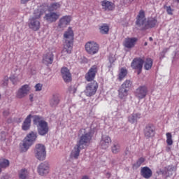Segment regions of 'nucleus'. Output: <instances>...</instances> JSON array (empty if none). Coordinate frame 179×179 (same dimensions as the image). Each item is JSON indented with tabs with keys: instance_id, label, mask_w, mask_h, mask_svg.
Listing matches in <instances>:
<instances>
[{
	"instance_id": "26",
	"label": "nucleus",
	"mask_w": 179,
	"mask_h": 179,
	"mask_svg": "<svg viewBox=\"0 0 179 179\" xmlns=\"http://www.w3.org/2000/svg\"><path fill=\"white\" fill-rule=\"evenodd\" d=\"M102 9L104 10H113V3L107 0H103L101 1Z\"/></svg>"
},
{
	"instance_id": "16",
	"label": "nucleus",
	"mask_w": 179,
	"mask_h": 179,
	"mask_svg": "<svg viewBox=\"0 0 179 179\" xmlns=\"http://www.w3.org/2000/svg\"><path fill=\"white\" fill-rule=\"evenodd\" d=\"M43 19L46 20L48 23H54L57 19H59V15L55 12H50L45 14Z\"/></svg>"
},
{
	"instance_id": "4",
	"label": "nucleus",
	"mask_w": 179,
	"mask_h": 179,
	"mask_svg": "<svg viewBox=\"0 0 179 179\" xmlns=\"http://www.w3.org/2000/svg\"><path fill=\"white\" fill-rule=\"evenodd\" d=\"M37 139V132L31 131L27 136L24 138L22 143L20 144V150L22 152H27L29 148L36 142Z\"/></svg>"
},
{
	"instance_id": "10",
	"label": "nucleus",
	"mask_w": 179,
	"mask_h": 179,
	"mask_svg": "<svg viewBox=\"0 0 179 179\" xmlns=\"http://www.w3.org/2000/svg\"><path fill=\"white\" fill-rule=\"evenodd\" d=\"M37 172L39 176H41V177L47 176V174L50 173V164H48V162H42L41 164L38 165Z\"/></svg>"
},
{
	"instance_id": "34",
	"label": "nucleus",
	"mask_w": 179,
	"mask_h": 179,
	"mask_svg": "<svg viewBox=\"0 0 179 179\" xmlns=\"http://www.w3.org/2000/svg\"><path fill=\"white\" fill-rule=\"evenodd\" d=\"M127 73L128 71H127V69L124 68L121 69L118 75L119 80H122V79H124V78L127 76Z\"/></svg>"
},
{
	"instance_id": "7",
	"label": "nucleus",
	"mask_w": 179,
	"mask_h": 179,
	"mask_svg": "<svg viewBox=\"0 0 179 179\" xmlns=\"http://www.w3.org/2000/svg\"><path fill=\"white\" fill-rule=\"evenodd\" d=\"M85 47V51H87L90 55H94L95 54H97L100 48L99 44L94 41L87 42Z\"/></svg>"
},
{
	"instance_id": "15",
	"label": "nucleus",
	"mask_w": 179,
	"mask_h": 179,
	"mask_svg": "<svg viewBox=\"0 0 179 179\" xmlns=\"http://www.w3.org/2000/svg\"><path fill=\"white\" fill-rule=\"evenodd\" d=\"M138 42V38H126L123 42V45L126 48H134Z\"/></svg>"
},
{
	"instance_id": "49",
	"label": "nucleus",
	"mask_w": 179,
	"mask_h": 179,
	"mask_svg": "<svg viewBox=\"0 0 179 179\" xmlns=\"http://www.w3.org/2000/svg\"><path fill=\"white\" fill-rule=\"evenodd\" d=\"M29 1H30V0H21V3H23V4L27 3V2H29Z\"/></svg>"
},
{
	"instance_id": "9",
	"label": "nucleus",
	"mask_w": 179,
	"mask_h": 179,
	"mask_svg": "<svg viewBox=\"0 0 179 179\" xmlns=\"http://www.w3.org/2000/svg\"><path fill=\"white\" fill-rule=\"evenodd\" d=\"M30 86L29 85H24L15 93L16 99H24L29 93H30Z\"/></svg>"
},
{
	"instance_id": "13",
	"label": "nucleus",
	"mask_w": 179,
	"mask_h": 179,
	"mask_svg": "<svg viewBox=\"0 0 179 179\" xmlns=\"http://www.w3.org/2000/svg\"><path fill=\"white\" fill-rule=\"evenodd\" d=\"M144 62L145 60L142 58H134L131 64V66L133 69H138L139 71L138 74H140L142 71V68H143Z\"/></svg>"
},
{
	"instance_id": "30",
	"label": "nucleus",
	"mask_w": 179,
	"mask_h": 179,
	"mask_svg": "<svg viewBox=\"0 0 179 179\" xmlns=\"http://www.w3.org/2000/svg\"><path fill=\"white\" fill-rule=\"evenodd\" d=\"M174 170H176V168L173 165H171L166 167L162 173L163 174L168 176V177H170V176H173V172Z\"/></svg>"
},
{
	"instance_id": "22",
	"label": "nucleus",
	"mask_w": 179,
	"mask_h": 179,
	"mask_svg": "<svg viewBox=\"0 0 179 179\" xmlns=\"http://www.w3.org/2000/svg\"><path fill=\"white\" fill-rule=\"evenodd\" d=\"M141 174L143 178L149 179L152 176V169L148 166L141 168Z\"/></svg>"
},
{
	"instance_id": "32",
	"label": "nucleus",
	"mask_w": 179,
	"mask_h": 179,
	"mask_svg": "<svg viewBox=\"0 0 179 179\" xmlns=\"http://www.w3.org/2000/svg\"><path fill=\"white\" fill-rule=\"evenodd\" d=\"M152 66L153 60H152V59L148 58L145 61L144 68L145 69H146V71H149V69H151Z\"/></svg>"
},
{
	"instance_id": "50",
	"label": "nucleus",
	"mask_w": 179,
	"mask_h": 179,
	"mask_svg": "<svg viewBox=\"0 0 179 179\" xmlns=\"http://www.w3.org/2000/svg\"><path fill=\"white\" fill-rule=\"evenodd\" d=\"M81 179H89V177H87V176H83Z\"/></svg>"
},
{
	"instance_id": "21",
	"label": "nucleus",
	"mask_w": 179,
	"mask_h": 179,
	"mask_svg": "<svg viewBox=\"0 0 179 179\" xmlns=\"http://www.w3.org/2000/svg\"><path fill=\"white\" fill-rule=\"evenodd\" d=\"M54 62V55L52 52H48L43 55L42 62L45 65H51Z\"/></svg>"
},
{
	"instance_id": "39",
	"label": "nucleus",
	"mask_w": 179,
	"mask_h": 179,
	"mask_svg": "<svg viewBox=\"0 0 179 179\" xmlns=\"http://www.w3.org/2000/svg\"><path fill=\"white\" fill-rule=\"evenodd\" d=\"M131 86H132V82H131L129 80H126L124 83L121 85L120 87H124L128 90Z\"/></svg>"
},
{
	"instance_id": "51",
	"label": "nucleus",
	"mask_w": 179,
	"mask_h": 179,
	"mask_svg": "<svg viewBox=\"0 0 179 179\" xmlns=\"http://www.w3.org/2000/svg\"><path fill=\"white\" fill-rule=\"evenodd\" d=\"M149 40H150V41H153V38L150 37V38H149Z\"/></svg>"
},
{
	"instance_id": "44",
	"label": "nucleus",
	"mask_w": 179,
	"mask_h": 179,
	"mask_svg": "<svg viewBox=\"0 0 179 179\" xmlns=\"http://www.w3.org/2000/svg\"><path fill=\"white\" fill-rule=\"evenodd\" d=\"M109 62L110 64H114V62H115V57L113 56V55H110L109 57Z\"/></svg>"
},
{
	"instance_id": "48",
	"label": "nucleus",
	"mask_w": 179,
	"mask_h": 179,
	"mask_svg": "<svg viewBox=\"0 0 179 179\" xmlns=\"http://www.w3.org/2000/svg\"><path fill=\"white\" fill-rule=\"evenodd\" d=\"M34 97V95L33 94H31L29 95V100H30V101H33Z\"/></svg>"
},
{
	"instance_id": "3",
	"label": "nucleus",
	"mask_w": 179,
	"mask_h": 179,
	"mask_svg": "<svg viewBox=\"0 0 179 179\" xmlns=\"http://www.w3.org/2000/svg\"><path fill=\"white\" fill-rule=\"evenodd\" d=\"M44 12H45L44 10H41V7H40L37 11H34V17H31L28 21V26L31 30H33L34 31H37L38 30H40L41 24H40V17L41 15H44Z\"/></svg>"
},
{
	"instance_id": "42",
	"label": "nucleus",
	"mask_w": 179,
	"mask_h": 179,
	"mask_svg": "<svg viewBox=\"0 0 179 179\" xmlns=\"http://www.w3.org/2000/svg\"><path fill=\"white\" fill-rule=\"evenodd\" d=\"M11 82L13 83V85H16L17 82H19L20 80H19L17 78L15 77V76H13L10 78Z\"/></svg>"
},
{
	"instance_id": "20",
	"label": "nucleus",
	"mask_w": 179,
	"mask_h": 179,
	"mask_svg": "<svg viewBox=\"0 0 179 179\" xmlns=\"http://www.w3.org/2000/svg\"><path fill=\"white\" fill-rule=\"evenodd\" d=\"M111 145V138L108 136H102L100 141V146L102 149H108V146Z\"/></svg>"
},
{
	"instance_id": "56",
	"label": "nucleus",
	"mask_w": 179,
	"mask_h": 179,
	"mask_svg": "<svg viewBox=\"0 0 179 179\" xmlns=\"http://www.w3.org/2000/svg\"><path fill=\"white\" fill-rule=\"evenodd\" d=\"M0 99H1V94H0Z\"/></svg>"
},
{
	"instance_id": "24",
	"label": "nucleus",
	"mask_w": 179,
	"mask_h": 179,
	"mask_svg": "<svg viewBox=\"0 0 179 179\" xmlns=\"http://www.w3.org/2000/svg\"><path fill=\"white\" fill-rule=\"evenodd\" d=\"M18 177L20 179H29L30 172L26 169H22L18 171Z\"/></svg>"
},
{
	"instance_id": "38",
	"label": "nucleus",
	"mask_w": 179,
	"mask_h": 179,
	"mask_svg": "<svg viewBox=\"0 0 179 179\" xmlns=\"http://www.w3.org/2000/svg\"><path fill=\"white\" fill-rule=\"evenodd\" d=\"M145 163V158L141 157L133 166L134 169H138Z\"/></svg>"
},
{
	"instance_id": "14",
	"label": "nucleus",
	"mask_w": 179,
	"mask_h": 179,
	"mask_svg": "<svg viewBox=\"0 0 179 179\" xmlns=\"http://www.w3.org/2000/svg\"><path fill=\"white\" fill-rule=\"evenodd\" d=\"M148 95V87L146 86H140L136 90V96L138 97L139 100L145 99Z\"/></svg>"
},
{
	"instance_id": "36",
	"label": "nucleus",
	"mask_w": 179,
	"mask_h": 179,
	"mask_svg": "<svg viewBox=\"0 0 179 179\" xmlns=\"http://www.w3.org/2000/svg\"><path fill=\"white\" fill-rule=\"evenodd\" d=\"M59 103V99L58 96H53L52 98L50 99V106L52 107H55L56 106H58Z\"/></svg>"
},
{
	"instance_id": "53",
	"label": "nucleus",
	"mask_w": 179,
	"mask_h": 179,
	"mask_svg": "<svg viewBox=\"0 0 179 179\" xmlns=\"http://www.w3.org/2000/svg\"><path fill=\"white\" fill-rule=\"evenodd\" d=\"M174 2H179V0H173Z\"/></svg>"
},
{
	"instance_id": "19",
	"label": "nucleus",
	"mask_w": 179,
	"mask_h": 179,
	"mask_svg": "<svg viewBox=\"0 0 179 179\" xmlns=\"http://www.w3.org/2000/svg\"><path fill=\"white\" fill-rule=\"evenodd\" d=\"M85 149L82 145L77 143L71 152V159H79V155H80V150Z\"/></svg>"
},
{
	"instance_id": "28",
	"label": "nucleus",
	"mask_w": 179,
	"mask_h": 179,
	"mask_svg": "<svg viewBox=\"0 0 179 179\" xmlns=\"http://www.w3.org/2000/svg\"><path fill=\"white\" fill-rule=\"evenodd\" d=\"M61 6H62V3L61 2L52 3L50 5L48 9L50 12H54L55 10L61 9Z\"/></svg>"
},
{
	"instance_id": "47",
	"label": "nucleus",
	"mask_w": 179,
	"mask_h": 179,
	"mask_svg": "<svg viewBox=\"0 0 179 179\" xmlns=\"http://www.w3.org/2000/svg\"><path fill=\"white\" fill-rule=\"evenodd\" d=\"M10 177L8 175H4L1 177V179H10Z\"/></svg>"
},
{
	"instance_id": "33",
	"label": "nucleus",
	"mask_w": 179,
	"mask_h": 179,
	"mask_svg": "<svg viewBox=\"0 0 179 179\" xmlns=\"http://www.w3.org/2000/svg\"><path fill=\"white\" fill-rule=\"evenodd\" d=\"M6 167H9V160L3 158L0 159V169H6Z\"/></svg>"
},
{
	"instance_id": "25",
	"label": "nucleus",
	"mask_w": 179,
	"mask_h": 179,
	"mask_svg": "<svg viewBox=\"0 0 179 179\" xmlns=\"http://www.w3.org/2000/svg\"><path fill=\"white\" fill-rule=\"evenodd\" d=\"M154 135H155V130L153 129V127H151L150 125H148L145 129V136L146 138H152V136H154Z\"/></svg>"
},
{
	"instance_id": "52",
	"label": "nucleus",
	"mask_w": 179,
	"mask_h": 179,
	"mask_svg": "<svg viewBox=\"0 0 179 179\" xmlns=\"http://www.w3.org/2000/svg\"><path fill=\"white\" fill-rule=\"evenodd\" d=\"M144 45H145V46L148 45V42H145V43H144Z\"/></svg>"
},
{
	"instance_id": "2",
	"label": "nucleus",
	"mask_w": 179,
	"mask_h": 179,
	"mask_svg": "<svg viewBox=\"0 0 179 179\" xmlns=\"http://www.w3.org/2000/svg\"><path fill=\"white\" fill-rule=\"evenodd\" d=\"M136 24L142 29H149V27H155L157 24V20L153 17L148 18L146 20L145 11L141 10L137 16Z\"/></svg>"
},
{
	"instance_id": "23",
	"label": "nucleus",
	"mask_w": 179,
	"mask_h": 179,
	"mask_svg": "<svg viewBox=\"0 0 179 179\" xmlns=\"http://www.w3.org/2000/svg\"><path fill=\"white\" fill-rule=\"evenodd\" d=\"M31 115H29L24 120L22 125V129L23 131H29L31 125Z\"/></svg>"
},
{
	"instance_id": "8",
	"label": "nucleus",
	"mask_w": 179,
	"mask_h": 179,
	"mask_svg": "<svg viewBox=\"0 0 179 179\" xmlns=\"http://www.w3.org/2000/svg\"><path fill=\"white\" fill-rule=\"evenodd\" d=\"M35 156L38 160H45L46 156L45 146L37 144L35 149Z\"/></svg>"
},
{
	"instance_id": "1",
	"label": "nucleus",
	"mask_w": 179,
	"mask_h": 179,
	"mask_svg": "<svg viewBox=\"0 0 179 179\" xmlns=\"http://www.w3.org/2000/svg\"><path fill=\"white\" fill-rule=\"evenodd\" d=\"M64 48L62 51V57H67L72 52L73 43V31L69 27L64 34Z\"/></svg>"
},
{
	"instance_id": "35",
	"label": "nucleus",
	"mask_w": 179,
	"mask_h": 179,
	"mask_svg": "<svg viewBox=\"0 0 179 179\" xmlns=\"http://www.w3.org/2000/svg\"><path fill=\"white\" fill-rule=\"evenodd\" d=\"M34 118V124L35 125H40L41 122H44V120H43V117L38 116V115H34L32 116Z\"/></svg>"
},
{
	"instance_id": "40",
	"label": "nucleus",
	"mask_w": 179,
	"mask_h": 179,
	"mask_svg": "<svg viewBox=\"0 0 179 179\" xmlns=\"http://www.w3.org/2000/svg\"><path fill=\"white\" fill-rule=\"evenodd\" d=\"M121 149V147L120 146V144L115 143L112 147V152L115 155H117V153H119L120 150Z\"/></svg>"
},
{
	"instance_id": "12",
	"label": "nucleus",
	"mask_w": 179,
	"mask_h": 179,
	"mask_svg": "<svg viewBox=\"0 0 179 179\" xmlns=\"http://www.w3.org/2000/svg\"><path fill=\"white\" fill-rule=\"evenodd\" d=\"M72 16L64 15L59 21L57 29L59 30H64L69 23H71Z\"/></svg>"
},
{
	"instance_id": "31",
	"label": "nucleus",
	"mask_w": 179,
	"mask_h": 179,
	"mask_svg": "<svg viewBox=\"0 0 179 179\" xmlns=\"http://www.w3.org/2000/svg\"><path fill=\"white\" fill-rule=\"evenodd\" d=\"M109 31L110 27L106 24L99 27V33H101V34H108Z\"/></svg>"
},
{
	"instance_id": "37",
	"label": "nucleus",
	"mask_w": 179,
	"mask_h": 179,
	"mask_svg": "<svg viewBox=\"0 0 179 179\" xmlns=\"http://www.w3.org/2000/svg\"><path fill=\"white\" fill-rule=\"evenodd\" d=\"M166 143L169 146H171L173 145V135L171 133L168 132L166 134Z\"/></svg>"
},
{
	"instance_id": "54",
	"label": "nucleus",
	"mask_w": 179,
	"mask_h": 179,
	"mask_svg": "<svg viewBox=\"0 0 179 179\" xmlns=\"http://www.w3.org/2000/svg\"><path fill=\"white\" fill-rule=\"evenodd\" d=\"M2 173V169L0 168V174Z\"/></svg>"
},
{
	"instance_id": "5",
	"label": "nucleus",
	"mask_w": 179,
	"mask_h": 179,
	"mask_svg": "<svg viewBox=\"0 0 179 179\" xmlns=\"http://www.w3.org/2000/svg\"><path fill=\"white\" fill-rule=\"evenodd\" d=\"M80 140L77 143L80 146L85 148L92 141V131L89 127L81 129L79 131Z\"/></svg>"
},
{
	"instance_id": "11",
	"label": "nucleus",
	"mask_w": 179,
	"mask_h": 179,
	"mask_svg": "<svg viewBox=\"0 0 179 179\" xmlns=\"http://www.w3.org/2000/svg\"><path fill=\"white\" fill-rule=\"evenodd\" d=\"M97 71H99L97 66H92L85 76V80H87V82H92V80H94Z\"/></svg>"
},
{
	"instance_id": "55",
	"label": "nucleus",
	"mask_w": 179,
	"mask_h": 179,
	"mask_svg": "<svg viewBox=\"0 0 179 179\" xmlns=\"http://www.w3.org/2000/svg\"><path fill=\"white\" fill-rule=\"evenodd\" d=\"M130 1V2H134V1H135V0H129Z\"/></svg>"
},
{
	"instance_id": "17",
	"label": "nucleus",
	"mask_w": 179,
	"mask_h": 179,
	"mask_svg": "<svg viewBox=\"0 0 179 179\" xmlns=\"http://www.w3.org/2000/svg\"><path fill=\"white\" fill-rule=\"evenodd\" d=\"M38 132L42 136L48 133V124H47V122H41L40 124L38 125Z\"/></svg>"
},
{
	"instance_id": "43",
	"label": "nucleus",
	"mask_w": 179,
	"mask_h": 179,
	"mask_svg": "<svg viewBox=\"0 0 179 179\" xmlns=\"http://www.w3.org/2000/svg\"><path fill=\"white\" fill-rule=\"evenodd\" d=\"M8 82H9V77H8V76L4 77V78L2 81L3 86H8Z\"/></svg>"
},
{
	"instance_id": "27",
	"label": "nucleus",
	"mask_w": 179,
	"mask_h": 179,
	"mask_svg": "<svg viewBox=\"0 0 179 179\" xmlns=\"http://www.w3.org/2000/svg\"><path fill=\"white\" fill-rule=\"evenodd\" d=\"M141 117V113H133L129 116L128 121L131 122V124H135Z\"/></svg>"
},
{
	"instance_id": "29",
	"label": "nucleus",
	"mask_w": 179,
	"mask_h": 179,
	"mask_svg": "<svg viewBox=\"0 0 179 179\" xmlns=\"http://www.w3.org/2000/svg\"><path fill=\"white\" fill-rule=\"evenodd\" d=\"M128 90H127V88L120 87L118 90L120 99H127V96H128Z\"/></svg>"
},
{
	"instance_id": "46",
	"label": "nucleus",
	"mask_w": 179,
	"mask_h": 179,
	"mask_svg": "<svg viewBox=\"0 0 179 179\" xmlns=\"http://www.w3.org/2000/svg\"><path fill=\"white\" fill-rule=\"evenodd\" d=\"M3 117H8L9 115V110H6L3 112Z\"/></svg>"
},
{
	"instance_id": "18",
	"label": "nucleus",
	"mask_w": 179,
	"mask_h": 179,
	"mask_svg": "<svg viewBox=\"0 0 179 179\" xmlns=\"http://www.w3.org/2000/svg\"><path fill=\"white\" fill-rule=\"evenodd\" d=\"M61 73L64 82L69 83V82L72 80V76L71 75V72H69V69H68V68H62Z\"/></svg>"
},
{
	"instance_id": "6",
	"label": "nucleus",
	"mask_w": 179,
	"mask_h": 179,
	"mask_svg": "<svg viewBox=\"0 0 179 179\" xmlns=\"http://www.w3.org/2000/svg\"><path fill=\"white\" fill-rule=\"evenodd\" d=\"M97 89H99V84L97 82L93 81L86 85L84 93L87 97H92L96 94Z\"/></svg>"
},
{
	"instance_id": "45",
	"label": "nucleus",
	"mask_w": 179,
	"mask_h": 179,
	"mask_svg": "<svg viewBox=\"0 0 179 179\" xmlns=\"http://www.w3.org/2000/svg\"><path fill=\"white\" fill-rule=\"evenodd\" d=\"M166 11L169 15H173V10L171 9V7H166Z\"/></svg>"
},
{
	"instance_id": "41",
	"label": "nucleus",
	"mask_w": 179,
	"mask_h": 179,
	"mask_svg": "<svg viewBox=\"0 0 179 179\" xmlns=\"http://www.w3.org/2000/svg\"><path fill=\"white\" fill-rule=\"evenodd\" d=\"M35 92H41V90H43V85L38 83L35 85Z\"/></svg>"
}]
</instances>
